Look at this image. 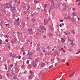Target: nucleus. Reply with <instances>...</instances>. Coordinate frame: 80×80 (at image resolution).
<instances>
[{
  "instance_id": "41",
  "label": "nucleus",
  "mask_w": 80,
  "mask_h": 80,
  "mask_svg": "<svg viewBox=\"0 0 80 80\" xmlns=\"http://www.w3.org/2000/svg\"><path fill=\"white\" fill-rule=\"evenodd\" d=\"M60 22H63V20H60Z\"/></svg>"
},
{
  "instance_id": "34",
  "label": "nucleus",
  "mask_w": 80,
  "mask_h": 80,
  "mask_svg": "<svg viewBox=\"0 0 80 80\" xmlns=\"http://www.w3.org/2000/svg\"><path fill=\"white\" fill-rule=\"evenodd\" d=\"M10 66L11 67V68H12V66H13V64H12L11 65H10Z\"/></svg>"
},
{
  "instance_id": "56",
  "label": "nucleus",
  "mask_w": 80,
  "mask_h": 80,
  "mask_svg": "<svg viewBox=\"0 0 80 80\" xmlns=\"http://www.w3.org/2000/svg\"><path fill=\"white\" fill-rule=\"evenodd\" d=\"M63 52H65V50L64 49H63Z\"/></svg>"
},
{
  "instance_id": "7",
  "label": "nucleus",
  "mask_w": 80,
  "mask_h": 80,
  "mask_svg": "<svg viewBox=\"0 0 80 80\" xmlns=\"http://www.w3.org/2000/svg\"><path fill=\"white\" fill-rule=\"evenodd\" d=\"M46 64L45 63H42L41 64V67H44L45 66Z\"/></svg>"
},
{
  "instance_id": "35",
  "label": "nucleus",
  "mask_w": 80,
  "mask_h": 80,
  "mask_svg": "<svg viewBox=\"0 0 80 80\" xmlns=\"http://www.w3.org/2000/svg\"><path fill=\"white\" fill-rule=\"evenodd\" d=\"M14 40H15V41H14V42H12V41H11V42L12 43H13V42H15L16 40L15 39H14Z\"/></svg>"
},
{
  "instance_id": "64",
  "label": "nucleus",
  "mask_w": 80,
  "mask_h": 80,
  "mask_svg": "<svg viewBox=\"0 0 80 80\" xmlns=\"http://www.w3.org/2000/svg\"><path fill=\"white\" fill-rule=\"evenodd\" d=\"M79 52H77V54H79Z\"/></svg>"
},
{
  "instance_id": "22",
  "label": "nucleus",
  "mask_w": 80,
  "mask_h": 80,
  "mask_svg": "<svg viewBox=\"0 0 80 80\" xmlns=\"http://www.w3.org/2000/svg\"><path fill=\"white\" fill-rule=\"evenodd\" d=\"M8 72H10V70H11V68L10 69V68H8Z\"/></svg>"
},
{
  "instance_id": "57",
  "label": "nucleus",
  "mask_w": 80,
  "mask_h": 80,
  "mask_svg": "<svg viewBox=\"0 0 80 80\" xmlns=\"http://www.w3.org/2000/svg\"><path fill=\"white\" fill-rule=\"evenodd\" d=\"M18 1V0H15V2H16Z\"/></svg>"
},
{
  "instance_id": "44",
  "label": "nucleus",
  "mask_w": 80,
  "mask_h": 80,
  "mask_svg": "<svg viewBox=\"0 0 80 80\" xmlns=\"http://www.w3.org/2000/svg\"><path fill=\"white\" fill-rule=\"evenodd\" d=\"M28 42H30V40H28Z\"/></svg>"
},
{
  "instance_id": "25",
  "label": "nucleus",
  "mask_w": 80,
  "mask_h": 80,
  "mask_svg": "<svg viewBox=\"0 0 80 80\" xmlns=\"http://www.w3.org/2000/svg\"><path fill=\"white\" fill-rule=\"evenodd\" d=\"M71 21L72 22H73L74 21L73 19L72 18V19H71Z\"/></svg>"
},
{
  "instance_id": "54",
  "label": "nucleus",
  "mask_w": 80,
  "mask_h": 80,
  "mask_svg": "<svg viewBox=\"0 0 80 80\" xmlns=\"http://www.w3.org/2000/svg\"><path fill=\"white\" fill-rule=\"evenodd\" d=\"M7 76H9L8 74V73H7Z\"/></svg>"
},
{
  "instance_id": "2",
  "label": "nucleus",
  "mask_w": 80,
  "mask_h": 80,
  "mask_svg": "<svg viewBox=\"0 0 80 80\" xmlns=\"http://www.w3.org/2000/svg\"><path fill=\"white\" fill-rule=\"evenodd\" d=\"M8 5H9L10 6V8H11L12 5L11 4H10L9 3H7L5 5H3V6H5V8H8L9 7H8Z\"/></svg>"
},
{
  "instance_id": "31",
  "label": "nucleus",
  "mask_w": 80,
  "mask_h": 80,
  "mask_svg": "<svg viewBox=\"0 0 80 80\" xmlns=\"http://www.w3.org/2000/svg\"><path fill=\"white\" fill-rule=\"evenodd\" d=\"M73 75H73V74H72V75H70V76H69V77H72Z\"/></svg>"
},
{
  "instance_id": "12",
  "label": "nucleus",
  "mask_w": 80,
  "mask_h": 80,
  "mask_svg": "<svg viewBox=\"0 0 80 80\" xmlns=\"http://www.w3.org/2000/svg\"><path fill=\"white\" fill-rule=\"evenodd\" d=\"M71 17L70 16H68L67 17V19H71Z\"/></svg>"
},
{
  "instance_id": "24",
  "label": "nucleus",
  "mask_w": 80,
  "mask_h": 80,
  "mask_svg": "<svg viewBox=\"0 0 80 80\" xmlns=\"http://www.w3.org/2000/svg\"><path fill=\"white\" fill-rule=\"evenodd\" d=\"M32 20L33 22H35H35L36 21V20L35 19H34V20L32 19Z\"/></svg>"
},
{
  "instance_id": "47",
  "label": "nucleus",
  "mask_w": 80,
  "mask_h": 80,
  "mask_svg": "<svg viewBox=\"0 0 80 80\" xmlns=\"http://www.w3.org/2000/svg\"><path fill=\"white\" fill-rule=\"evenodd\" d=\"M5 42H8V41L7 39H6V41H5Z\"/></svg>"
},
{
  "instance_id": "30",
  "label": "nucleus",
  "mask_w": 80,
  "mask_h": 80,
  "mask_svg": "<svg viewBox=\"0 0 80 80\" xmlns=\"http://www.w3.org/2000/svg\"><path fill=\"white\" fill-rule=\"evenodd\" d=\"M47 53L48 54V55H50L51 54V53H49V52H47Z\"/></svg>"
},
{
  "instance_id": "46",
  "label": "nucleus",
  "mask_w": 80,
  "mask_h": 80,
  "mask_svg": "<svg viewBox=\"0 0 80 80\" xmlns=\"http://www.w3.org/2000/svg\"><path fill=\"white\" fill-rule=\"evenodd\" d=\"M20 18H19L18 19H17V21H19Z\"/></svg>"
},
{
  "instance_id": "39",
  "label": "nucleus",
  "mask_w": 80,
  "mask_h": 80,
  "mask_svg": "<svg viewBox=\"0 0 80 80\" xmlns=\"http://www.w3.org/2000/svg\"><path fill=\"white\" fill-rule=\"evenodd\" d=\"M45 62L47 64H48L49 63L48 62H47L46 61H45Z\"/></svg>"
},
{
  "instance_id": "10",
  "label": "nucleus",
  "mask_w": 80,
  "mask_h": 80,
  "mask_svg": "<svg viewBox=\"0 0 80 80\" xmlns=\"http://www.w3.org/2000/svg\"><path fill=\"white\" fill-rule=\"evenodd\" d=\"M13 78L14 79H18V76H15L13 77Z\"/></svg>"
},
{
  "instance_id": "45",
  "label": "nucleus",
  "mask_w": 80,
  "mask_h": 80,
  "mask_svg": "<svg viewBox=\"0 0 80 80\" xmlns=\"http://www.w3.org/2000/svg\"><path fill=\"white\" fill-rule=\"evenodd\" d=\"M68 40L69 41L70 40V39L69 38H68Z\"/></svg>"
},
{
  "instance_id": "8",
  "label": "nucleus",
  "mask_w": 80,
  "mask_h": 80,
  "mask_svg": "<svg viewBox=\"0 0 80 80\" xmlns=\"http://www.w3.org/2000/svg\"><path fill=\"white\" fill-rule=\"evenodd\" d=\"M48 35L49 37H51L53 35V34L52 33H49Z\"/></svg>"
},
{
  "instance_id": "9",
  "label": "nucleus",
  "mask_w": 80,
  "mask_h": 80,
  "mask_svg": "<svg viewBox=\"0 0 80 80\" xmlns=\"http://www.w3.org/2000/svg\"><path fill=\"white\" fill-rule=\"evenodd\" d=\"M61 41L62 42H65V40H64V39H63V38H61Z\"/></svg>"
},
{
  "instance_id": "28",
  "label": "nucleus",
  "mask_w": 80,
  "mask_h": 80,
  "mask_svg": "<svg viewBox=\"0 0 80 80\" xmlns=\"http://www.w3.org/2000/svg\"><path fill=\"white\" fill-rule=\"evenodd\" d=\"M34 2L35 3H38V2L37 1H34Z\"/></svg>"
},
{
  "instance_id": "23",
  "label": "nucleus",
  "mask_w": 80,
  "mask_h": 80,
  "mask_svg": "<svg viewBox=\"0 0 80 80\" xmlns=\"http://www.w3.org/2000/svg\"><path fill=\"white\" fill-rule=\"evenodd\" d=\"M72 15H73L74 17H75V16H76V14L74 13H72Z\"/></svg>"
},
{
  "instance_id": "36",
  "label": "nucleus",
  "mask_w": 80,
  "mask_h": 80,
  "mask_svg": "<svg viewBox=\"0 0 80 80\" xmlns=\"http://www.w3.org/2000/svg\"><path fill=\"white\" fill-rule=\"evenodd\" d=\"M65 59H62V60H61V61L62 62H64V61H65Z\"/></svg>"
},
{
  "instance_id": "26",
  "label": "nucleus",
  "mask_w": 80,
  "mask_h": 80,
  "mask_svg": "<svg viewBox=\"0 0 80 80\" xmlns=\"http://www.w3.org/2000/svg\"><path fill=\"white\" fill-rule=\"evenodd\" d=\"M34 61H35V62H38V60H37V59H35Z\"/></svg>"
},
{
  "instance_id": "37",
  "label": "nucleus",
  "mask_w": 80,
  "mask_h": 80,
  "mask_svg": "<svg viewBox=\"0 0 80 80\" xmlns=\"http://www.w3.org/2000/svg\"><path fill=\"white\" fill-rule=\"evenodd\" d=\"M30 73L31 74H32L33 73V72L32 71H30Z\"/></svg>"
},
{
  "instance_id": "6",
  "label": "nucleus",
  "mask_w": 80,
  "mask_h": 80,
  "mask_svg": "<svg viewBox=\"0 0 80 80\" xmlns=\"http://www.w3.org/2000/svg\"><path fill=\"white\" fill-rule=\"evenodd\" d=\"M44 26H40L39 27V28L41 30H43L44 29Z\"/></svg>"
},
{
  "instance_id": "4",
  "label": "nucleus",
  "mask_w": 80,
  "mask_h": 80,
  "mask_svg": "<svg viewBox=\"0 0 80 80\" xmlns=\"http://www.w3.org/2000/svg\"><path fill=\"white\" fill-rule=\"evenodd\" d=\"M24 8H25L26 9V10H28L30 8V6L29 5L27 6V7L25 6Z\"/></svg>"
},
{
  "instance_id": "40",
  "label": "nucleus",
  "mask_w": 80,
  "mask_h": 80,
  "mask_svg": "<svg viewBox=\"0 0 80 80\" xmlns=\"http://www.w3.org/2000/svg\"><path fill=\"white\" fill-rule=\"evenodd\" d=\"M6 37H7V38H8L9 37V36L8 35H6Z\"/></svg>"
},
{
  "instance_id": "11",
  "label": "nucleus",
  "mask_w": 80,
  "mask_h": 80,
  "mask_svg": "<svg viewBox=\"0 0 80 80\" xmlns=\"http://www.w3.org/2000/svg\"><path fill=\"white\" fill-rule=\"evenodd\" d=\"M14 24L15 25H18V21H16V22L14 23Z\"/></svg>"
},
{
  "instance_id": "18",
  "label": "nucleus",
  "mask_w": 80,
  "mask_h": 80,
  "mask_svg": "<svg viewBox=\"0 0 80 80\" xmlns=\"http://www.w3.org/2000/svg\"><path fill=\"white\" fill-rule=\"evenodd\" d=\"M72 33H73V34H75V32L73 30L72 31Z\"/></svg>"
},
{
  "instance_id": "55",
  "label": "nucleus",
  "mask_w": 80,
  "mask_h": 80,
  "mask_svg": "<svg viewBox=\"0 0 80 80\" xmlns=\"http://www.w3.org/2000/svg\"><path fill=\"white\" fill-rule=\"evenodd\" d=\"M80 5V2H79V3L78 5H78Z\"/></svg>"
},
{
  "instance_id": "5",
  "label": "nucleus",
  "mask_w": 80,
  "mask_h": 80,
  "mask_svg": "<svg viewBox=\"0 0 80 80\" xmlns=\"http://www.w3.org/2000/svg\"><path fill=\"white\" fill-rule=\"evenodd\" d=\"M43 73V72H40L39 74V77L41 78L42 77V74Z\"/></svg>"
},
{
  "instance_id": "19",
  "label": "nucleus",
  "mask_w": 80,
  "mask_h": 80,
  "mask_svg": "<svg viewBox=\"0 0 80 80\" xmlns=\"http://www.w3.org/2000/svg\"><path fill=\"white\" fill-rule=\"evenodd\" d=\"M53 65L49 67V69H50V68H51L52 67Z\"/></svg>"
},
{
  "instance_id": "14",
  "label": "nucleus",
  "mask_w": 80,
  "mask_h": 80,
  "mask_svg": "<svg viewBox=\"0 0 80 80\" xmlns=\"http://www.w3.org/2000/svg\"><path fill=\"white\" fill-rule=\"evenodd\" d=\"M32 76L31 75H30L29 77V80H31L32 79Z\"/></svg>"
},
{
  "instance_id": "43",
  "label": "nucleus",
  "mask_w": 80,
  "mask_h": 80,
  "mask_svg": "<svg viewBox=\"0 0 80 80\" xmlns=\"http://www.w3.org/2000/svg\"><path fill=\"white\" fill-rule=\"evenodd\" d=\"M62 25L61 24H60V27H62Z\"/></svg>"
},
{
  "instance_id": "20",
  "label": "nucleus",
  "mask_w": 80,
  "mask_h": 80,
  "mask_svg": "<svg viewBox=\"0 0 80 80\" xmlns=\"http://www.w3.org/2000/svg\"><path fill=\"white\" fill-rule=\"evenodd\" d=\"M28 31H29V32H30V31H32V29H28Z\"/></svg>"
},
{
  "instance_id": "58",
  "label": "nucleus",
  "mask_w": 80,
  "mask_h": 80,
  "mask_svg": "<svg viewBox=\"0 0 80 80\" xmlns=\"http://www.w3.org/2000/svg\"><path fill=\"white\" fill-rule=\"evenodd\" d=\"M73 43V42H72L71 43V45H72Z\"/></svg>"
},
{
  "instance_id": "60",
  "label": "nucleus",
  "mask_w": 80,
  "mask_h": 80,
  "mask_svg": "<svg viewBox=\"0 0 80 80\" xmlns=\"http://www.w3.org/2000/svg\"><path fill=\"white\" fill-rule=\"evenodd\" d=\"M59 58H58V62H59V61H58V60H59Z\"/></svg>"
},
{
  "instance_id": "33",
  "label": "nucleus",
  "mask_w": 80,
  "mask_h": 80,
  "mask_svg": "<svg viewBox=\"0 0 80 80\" xmlns=\"http://www.w3.org/2000/svg\"><path fill=\"white\" fill-rule=\"evenodd\" d=\"M27 63H29V60L27 61Z\"/></svg>"
},
{
  "instance_id": "59",
  "label": "nucleus",
  "mask_w": 80,
  "mask_h": 80,
  "mask_svg": "<svg viewBox=\"0 0 80 80\" xmlns=\"http://www.w3.org/2000/svg\"><path fill=\"white\" fill-rule=\"evenodd\" d=\"M20 77V75H18V77Z\"/></svg>"
},
{
  "instance_id": "52",
  "label": "nucleus",
  "mask_w": 80,
  "mask_h": 80,
  "mask_svg": "<svg viewBox=\"0 0 80 80\" xmlns=\"http://www.w3.org/2000/svg\"><path fill=\"white\" fill-rule=\"evenodd\" d=\"M29 53L30 55H32V53L31 52H30V53Z\"/></svg>"
},
{
  "instance_id": "48",
  "label": "nucleus",
  "mask_w": 80,
  "mask_h": 80,
  "mask_svg": "<svg viewBox=\"0 0 80 80\" xmlns=\"http://www.w3.org/2000/svg\"><path fill=\"white\" fill-rule=\"evenodd\" d=\"M18 58L19 59H20L21 58V57L20 56H18Z\"/></svg>"
},
{
  "instance_id": "13",
  "label": "nucleus",
  "mask_w": 80,
  "mask_h": 80,
  "mask_svg": "<svg viewBox=\"0 0 80 80\" xmlns=\"http://www.w3.org/2000/svg\"><path fill=\"white\" fill-rule=\"evenodd\" d=\"M38 31L40 33H41V30L39 28H38Z\"/></svg>"
},
{
  "instance_id": "50",
  "label": "nucleus",
  "mask_w": 80,
  "mask_h": 80,
  "mask_svg": "<svg viewBox=\"0 0 80 80\" xmlns=\"http://www.w3.org/2000/svg\"><path fill=\"white\" fill-rule=\"evenodd\" d=\"M5 70H7V67H6L5 68Z\"/></svg>"
},
{
  "instance_id": "38",
  "label": "nucleus",
  "mask_w": 80,
  "mask_h": 80,
  "mask_svg": "<svg viewBox=\"0 0 80 80\" xmlns=\"http://www.w3.org/2000/svg\"><path fill=\"white\" fill-rule=\"evenodd\" d=\"M47 48L48 50L50 49V48L49 47H48Z\"/></svg>"
},
{
  "instance_id": "51",
  "label": "nucleus",
  "mask_w": 80,
  "mask_h": 80,
  "mask_svg": "<svg viewBox=\"0 0 80 80\" xmlns=\"http://www.w3.org/2000/svg\"><path fill=\"white\" fill-rule=\"evenodd\" d=\"M20 0L19 1V2H18V4H19V3H20Z\"/></svg>"
},
{
  "instance_id": "32",
  "label": "nucleus",
  "mask_w": 80,
  "mask_h": 80,
  "mask_svg": "<svg viewBox=\"0 0 80 80\" xmlns=\"http://www.w3.org/2000/svg\"><path fill=\"white\" fill-rule=\"evenodd\" d=\"M25 54H26L25 52V51H24V52H23V55Z\"/></svg>"
},
{
  "instance_id": "62",
  "label": "nucleus",
  "mask_w": 80,
  "mask_h": 80,
  "mask_svg": "<svg viewBox=\"0 0 80 80\" xmlns=\"http://www.w3.org/2000/svg\"><path fill=\"white\" fill-rule=\"evenodd\" d=\"M75 73V72H74L72 74H73V75H74Z\"/></svg>"
},
{
  "instance_id": "29",
  "label": "nucleus",
  "mask_w": 80,
  "mask_h": 80,
  "mask_svg": "<svg viewBox=\"0 0 80 80\" xmlns=\"http://www.w3.org/2000/svg\"><path fill=\"white\" fill-rule=\"evenodd\" d=\"M5 25H6V27H7V25H8L9 27V24H8V23L6 24Z\"/></svg>"
},
{
  "instance_id": "61",
  "label": "nucleus",
  "mask_w": 80,
  "mask_h": 80,
  "mask_svg": "<svg viewBox=\"0 0 80 80\" xmlns=\"http://www.w3.org/2000/svg\"><path fill=\"white\" fill-rule=\"evenodd\" d=\"M67 65L68 66V65H69L68 63H67Z\"/></svg>"
},
{
  "instance_id": "49",
  "label": "nucleus",
  "mask_w": 80,
  "mask_h": 80,
  "mask_svg": "<svg viewBox=\"0 0 80 80\" xmlns=\"http://www.w3.org/2000/svg\"><path fill=\"white\" fill-rule=\"evenodd\" d=\"M25 67V65H23L22 66V67Z\"/></svg>"
},
{
  "instance_id": "27",
  "label": "nucleus",
  "mask_w": 80,
  "mask_h": 80,
  "mask_svg": "<svg viewBox=\"0 0 80 80\" xmlns=\"http://www.w3.org/2000/svg\"><path fill=\"white\" fill-rule=\"evenodd\" d=\"M64 19H65L66 20H67L68 18L67 17H64Z\"/></svg>"
},
{
  "instance_id": "3",
  "label": "nucleus",
  "mask_w": 80,
  "mask_h": 80,
  "mask_svg": "<svg viewBox=\"0 0 80 80\" xmlns=\"http://www.w3.org/2000/svg\"><path fill=\"white\" fill-rule=\"evenodd\" d=\"M11 8V12H12V13H13V11H15L16 10V9H15V7H12Z\"/></svg>"
},
{
  "instance_id": "1",
  "label": "nucleus",
  "mask_w": 80,
  "mask_h": 80,
  "mask_svg": "<svg viewBox=\"0 0 80 80\" xmlns=\"http://www.w3.org/2000/svg\"><path fill=\"white\" fill-rule=\"evenodd\" d=\"M31 63L32 64V67H33V68H36V67H37V64L36 62H35L34 61H32Z\"/></svg>"
},
{
  "instance_id": "53",
  "label": "nucleus",
  "mask_w": 80,
  "mask_h": 80,
  "mask_svg": "<svg viewBox=\"0 0 80 80\" xmlns=\"http://www.w3.org/2000/svg\"><path fill=\"white\" fill-rule=\"evenodd\" d=\"M2 6V4H1L0 5V8H1V6Z\"/></svg>"
},
{
  "instance_id": "21",
  "label": "nucleus",
  "mask_w": 80,
  "mask_h": 80,
  "mask_svg": "<svg viewBox=\"0 0 80 80\" xmlns=\"http://www.w3.org/2000/svg\"><path fill=\"white\" fill-rule=\"evenodd\" d=\"M28 67H29L30 68H31L32 67V65H28Z\"/></svg>"
},
{
  "instance_id": "63",
  "label": "nucleus",
  "mask_w": 80,
  "mask_h": 80,
  "mask_svg": "<svg viewBox=\"0 0 80 80\" xmlns=\"http://www.w3.org/2000/svg\"><path fill=\"white\" fill-rule=\"evenodd\" d=\"M79 51V53H80V50H79V51Z\"/></svg>"
},
{
  "instance_id": "15",
  "label": "nucleus",
  "mask_w": 80,
  "mask_h": 80,
  "mask_svg": "<svg viewBox=\"0 0 80 80\" xmlns=\"http://www.w3.org/2000/svg\"><path fill=\"white\" fill-rule=\"evenodd\" d=\"M44 6H44V9L46 8V7L47 6V4H44Z\"/></svg>"
},
{
  "instance_id": "16",
  "label": "nucleus",
  "mask_w": 80,
  "mask_h": 80,
  "mask_svg": "<svg viewBox=\"0 0 80 80\" xmlns=\"http://www.w3.org/2000/svg\"><path fill=\"white\" fill-rule=\"evenodd\" d=\"M37 49L38 50V51H39L40 50V48L39 47L38 48H37Z\"/></svg>"
},
{
  "instance_id": "42",
  "label": "nucleus",
  "mask_w": 80,
  "mask_h": 80,
  "mask_svg": "<svg viewBox=\"0 0 80 80\" xmlns=\"http://www.w3.org/2000/svg\"><path fill=\"white\" fill-rule=\"evenodd\" d=\"M58 63H56V64H55V66H56L58 65Z\"/></svg>"
},
{
  "instance_id": "17",
  "label": "nucleus",
  "mask_w": 80,
  "mask_h": 80,
  "mask_svg": "<svg viewBox=\"0 0 80 80\" xmlns=\"http://www.w3.org/2000/svg\"><path fill=\"white\" fill-rule=\"evenodd\" d=\"M10 54L11 57H14L12 53H11Z\"/></svg>"
}]
</instances>
